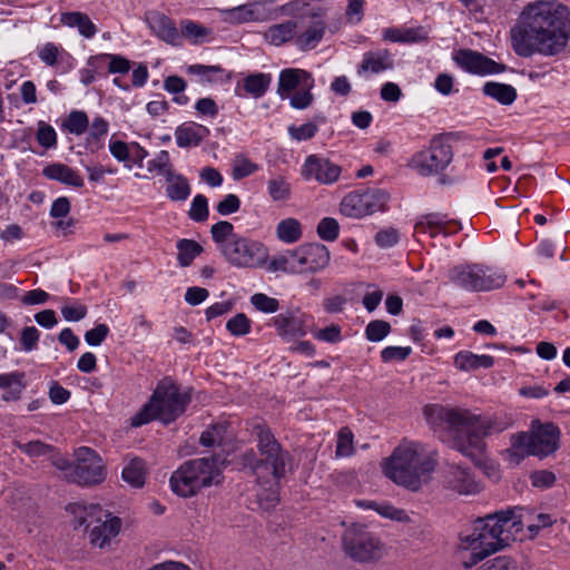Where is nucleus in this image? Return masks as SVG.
Segmentation results:
<instances>
[{"label":"nucleus","instance_id":"obj_60","mask_svg":"<svg viewBox=\"0 0 570 570\" xmlns=\"http://www.w3.org/2000/svg\"><path fill=\"white\" fill-rule=\"evenodd\" d=\"M399 242V233L395 228L389 227L382 229L375 235V243L381 248H386L395 245Z\"/></svg>","mask_w":570,"mask_h":570},{"label":"nucleus","instance_id":"obj_1","mask_svg":"<svg viewBox=\"0 0 570 570\" xmlns=\"http://www.w3.org/2000/svg\"><path fill=\"white\" fill-rule=\"evenodd\" d=\"M522 26L511 29V43L517 55L557 56L570 40V9L558 1H539L527 6Z\"/></svg>","mask_w":570,"mask_h":570},{"label":"nucleus","instance_id":"obj_57","mask_svg":"<svg viewBox=\"0 0 570 570\" xmlns=\"http://www.w3.org/2000/svg\"><path fill=\"white\" fill-rule=\"evenodd\" d=\"M39 331L35 326L24 327L21 332L20 344L23 351L30 352L37 347Z\"/></svg>","mask_w":570,"mask_h":570},{"label":"nucleus","instance_id":"obj_17","mask_svg":"<svg viewBox=\"0 0 570 570\" xmlns=\"http://www.w3.org/2000/svg\"><path fill=\"white\" fill-rule=\"evenodd\" d=\"M453 59L458 66L471 73L490 75L505 70L504 65L498 63L489 57L471 49L459 50Z\"/></svg>","mask_w":570,"mask_h":570},{"label":"nucleus","instance_id":"obj_29","mask_svg":"<svg viewBox=\"0 0 570 570\" xmlns=\"http://www.w3.org/2000/svg\"><path fill=\"white\" fill-rule=\"evenodd\" d=\"M297 28L298 21L287 20L268 27L264 33V38L273 46H282L295 37Z\"/></svg>","mask_w":570,"mask_h":570},{"label":"nucleus","instance_id":"obj_59","mask_svg":"<svg viewBox=\"0 0 570 570\" xmlns=\"http://www.w3.org/2000/svg\"><path fill=\"white\" fill-rule=\"evenodd\" d=\"M109 327L106 324H98L85 334V340L90 346H99L108 336Z\"/></svg>","mask_w":570,"mask_h":570},{"label":"nucleus","instance_id":"obj_14","mask_svg":"<svg viewBox=\"0 0 570 570\" xmlns=\"http://www.w3.org/2000/svg\"><path fill=\"white\" fill-rule=\"evenodd\" d=\"M69 482L79 485H96L106 479V469L101 458L90 448L76 451L75 466L66 474Z\"/></svg>","mask_w":570,"mask_h":570},{"label":"nucleus","instance_id":"obj_61","mask_svg":"<svg viewBox=\"0 0 570 570\" xmlns=\"http://www.w3.org/2000/svg\"><path fill=\"white\" fill-rule=\"evenodd\" d=\"M411 352V347L387 346L381 352V357L383 362L404 361Z\"/></svg>","mask_w":570,"mask_h":570},{"label":"nucleus","instance_id":"obj_56","mask_svg":"<svg viewBox=\"0 0 570 570\" xmlns=\"http://www.w3.org/2000/svg\"><path fill=\"white\" fill-rule=\"evenodd\" d=\"M366 507L392 520L402 521L406 517L403 510L396 509L390 504H379L374 501H370Z\"/></svg>","mask_w":570,"mask_h":570},{"label":"nucleus","instance_id":"obj_48","mask_svg":"<svg viewBox=\"0 0 570 570\" xmlns=\"http://www.w3.org/2000/svg\"><path fill=\"white\" fill-rule=\"evenodd\" d=\"M189 217L195 222H204L208 218V202L204 195H196L191 202Z\"/></svg>","mask_w":570,"mask_h":570},{"label":"nucleus","instance_id":"obj_53","mask_svg":"<svg viewBox=\"0 0 570 570\" xmlns=\"http://www.w3.org/2000/svg\"><path fill=\"white\" fill-rule=\"evenodd\" d=\"M317 130H318L317 125L312 121L306 122L299 127H295V126L288 127V132H289L291 137L298 141L313 138L316 135Z\"/></svg>","mask_w":570,"mask_h":570},{"label":"nucleus","instance_id":"obj_12","mask_svg":"<svg viewBox=\"0 0 570 570\" xmlns=\"http://www.w3.org/2000/svg\"><path fill=\"white\" fill-rule=\"evenodd\" d=\"M342 541L345 553L355 561L367 562L381 557L382 543L363 525L346 529Z\"/></svg>","mask_w":570,"mask_h":570},{"label":"nucleus","instance_id":"obj_32","mask_svg":"<svg viewBox=\"0 0 570 570\" xmlns=\"http://www.w3.org/2000/svg\"><path fill=\"white\" fill-rule=\"evenodd\" d=\"M166 195L173 202H184L190 195V185L188 180L175 170L165 177Z\"/></svg>","mask_w":570,"mask_h":570},{"label":"nucleus","instance_id":"obj_28","mask_svg":"<svg viewBox=\"0 0 570 570\" xmlns=\"http://www.w3.org/2000/svg\"><path fill=\"white\" fill-rule=\"evenodd\" d=\"M43 176H46L49 179L58 180L61 184L73 186V187H82L83 180L78 175L77 171H75L72 168L65 164H51L43 168Z\"/></svg>","mask_w":570,"mask_h":570},{"label":"nucleus","instance_id":"obj_41","mask_svg":"<svg viewBox=\"0 0 570 570\" xmlns=\"http://www.w3.org/2000/svg\"><path fill=\"white\" fill-rule=\"evenodd\" d=\"M267 189L271 198L275 202L286 200L291 195V186L283 176L269 179Z\"/></svg>","mask_w":570,"mask_h":570},{"label":"nucleus","instance_id":"obj_23","mask_svg":"<svg viewBox=\"0 0 570 570\" xmlns=\"http://www.w3.org/2000/svg\"><path fill=\"white\" fill-rule=\"evenodd\" d=\"M511 448L505 451L511 464L518 465L525 456L533 455L532 435L528 432H519L510 438Z\"/></svg>","mask_w":570,"mask_h":570},{"label":"nucleus","instance_id":"obj_47","mask_svg":"<svg viewBox=\"0 0 570 570\" xmlns=\"http://www.w3.org/2000/svg\"><path fill=\"white\" fill-rule=\"evenodd\" d=\"M353 452V433L348 428H342L337 435L336 455L350 456Z\"/></svg>","mask_w":570,"mask_h":570},{"label":"nucleus","instance_id":"obj_64","mask_svg":"<svg viewBox=\"0 0 570 570\" xmlns=\"http://www.w3.org/2000/svg\"><path fill=\"white\" fill-rule=\"evenodd\" d=\"M478 570H518V566L513 560L507 557H499L490 564H484Z\"/></svg>","mask_w":570,"mask_h":570},{"label":"nucleus","instance_id":"obj_5","mask_svg":"<svg viewBox=\"0 0 570 570\" xmlns=\"http://www.w3.org/2000/svg\"><path fill=\"white\" fill-rule=\"evenodd\" d=\"M433 469V461L422 459L417 452V445L410 442H403L394 449L383 465L389 479L411 491H417Z\"/></svg>","mask_w":570,"mask_h":570},{"label":"nucleus","instance_id":"obj_58","mask_svg":"<svg viewBox=\"0 0 570 570\" xmlns=\"http://www.w3.org/2000/svg\"><path fill=\"white\" fill-rule=\"evenodd\" d=\"M429 41V35L424 27L402 28V42L415 43Z\"/></svg>","mask_w":570,"mask_h":570},{"label":"nucleus","instance_id":"obj_21","mask_svg":"<svg viewBox=\"0 0 570 570\" xmlns=\"http://www.w3.org/2000/svg\"><path fill=\"white\" fill-rule=\"evenodd\" d=\"M459 227L452 222H445L439 214H428L419 217L414 226V234H428L431 238H435L440 234L443 236L456 233Z\"/></svg>","mask_w":570,"mask_h":570},{"label":"nucleus","instance_id":"obj_50","mask_svg":"<svg viewBox=\"0 0 570 570\" xmlns=\"http://www.w3.org/2000/svg\"><path fill=\"white\" fill-rule=\"evenodd\" d=\"M338 223L331 217L323 218L317 225V234L323 240L333 242L338 236Z\"/></svg>","mask_w":570,"mask_h":570},{"label":"nucleus","instance_id":"obj_43","mask_svg":"<svg viewBox=\"0 0 570 570\" xmlns=\"http://www.w3.org/2000/svg\"><path fill=\"white\" fill-rule=\"evenodd\" d=\"M226 328L233 336H244L250 332L252 322L244 313H237L227 322Z\"/></svg>","mask_w":570,"mask_h":570},{"label":"nucleus","instance_id":"obj_51","mask_svg":"<svg viewBox=\"0 0 570 570\" xmlns=\"http://www.w3.org/2000/svg\"><path fill=\"white\" fill-rule=\"evenodd\" d=\"M225 433V426L223 424L212 425L209 429L204 431L200 435L199 442L202 445L210 448L217 443H220Z\"/></svg>","mask_w":570,"mask_h":570},{"label":"nucleus","instance_id":"obj_13","mask_svg":"<svg viewBox=\"0 0 570 570\" xmlns=\"http://www.w3.org/2000/svg\"><path fill=\"white\" fill-rule=\"evenodd\" d=\"M223 256L236 267L257 268L267 259V249L256 240L238 235L233 242L224 246Z\"/></svg>","mask_w":570,"mask_h":570},{"label":"nucleus","instance_id":"obj_46","mask_svg":"<svg viewBox=\"0 0 570 570\" xmlns=\"http://www.w3.org/2000/svg\"><path fill=\"white\" fill-rule=\"evenodd\" d=\"M258 169V166L252 163L245 156H237L233 163V178L236 180L243 179Z\"/></svg>","mask_w":570,"mask_h":570},{"label":"nucleus","instance_id":"obj_9","mask_svg":"<svg viewBox=\"0 0 570 570\" xmlns=\"http://www.w3.org/2000/svg\"><path fill=\"white\" fill-rule=\"evenodd\" d=\"M69 510L75 515L76 528L85 527L86 530L90 528V541L100 548L112 537H116L120 530V519L110 517V513L104 511L99 504L86 507L73 503L69 505Z\"/></svg>","mask_w":570,"mask_h":570},{"label":"nucleus","instance_id":"obj_8","mask_svg":"<svg viewBox=\"0 0 570 570\" xmlns=\"http://www.w3.org/2000/svg\"><path fill=\"white\" fill-rule=\"evenodd\" d=\"M258 441V451L262 459L255 453L245 455L247 465L258 480L273 476L278 480L285 474L287 453L282 451L281 444L268 428L256 425L254 428Z\"/></svg>","mask_w":570,"mask_h":570},{"label":"nucleus","instance_id":"obj_25","mask_svg":"<svg viewBox=\"0 0 570 570\" xmlns=\"http://www.w3.org/2000/svg\"><path fill=\"white\" fill-rule=\"evenodd\" d=\"M149 26L156 36L163 41L170 45L179 43V31L169 17L163 13H155L149 20Z\"/></svg>","mask_w":570,"mask_h":570},{"label":"nucleus","instance_id":"obj_37","mask_svg":"<svg viewBox=\"0 0 570 570\" xmlns=\"http://www.w3.org/2000/svg\"><path fill=\"white\" fill-rule=\"evenodd\" d=\"M276 234L284 243H295L302 236L301 224L295 218H286L278 223Z\"/></svg>","mask_w":570,"mask_h":570},{"label":"nucleus","instance_id":"obj_31","mask_svg":"<svg viewBox=\"0 0 570 570\" xmlns=\"http://www.w3.org/2000/svg\"><path fill=\"white\" fill-rule=\"evenodd\" d=\"M62 24L70 28H77L85 38H92L97 33V27L90 20L88 14L80 11L63 12L60 16Z\"/></svg>","mask_w":570,"mask_h":570},{"label":"nucleus","instance_id":"obj_24","mask_svg":"<svg viewBox=\"0 0 570 570\" xmlns=\"http://www.w3.org/2000/svg\"><path fill=\"white\" fill-rule=\"evenodd\" d=\"M209 130L207 127L198 124L180 125L175 130L176 142L181 148L196 147L207 136Z\"/></svg>","mask_w":570,"mask_h":570},{"label":"nucleus","instance_id":"obj_19","mask_svg":"<svg viewBox=\"0 0 570 570\" xmlns=\"http://www.w3.org/2000/svg\"><path fill=\"white\" fill-rule=\"evenodd\" d=\"M341 167L327 158L311 155L306 158L302 175L306 179H315L321 184H333L341 175Z\"/></svg>","mask_w":570,"mask_h":570},{"label":"nucleus","instance_id":"obj_30","mask_svg":"<svg viewBox=\"0 0 570 570\" xmlns=\"http://www.w3.org/2000/svg\"><path fill=\"white\" fill-rule=\"evenodd\" d=\"M326 29V23L322 19H314L308 28L295 38V45L301 50H312L322 40Z\"/></svg>","mask_w":570,"mask_h":570},{"label":"nucleus","instance_id":"obj_45","mask_svg":"<svg viewBox=\"0 0 570 570\" xmlns=\"http://www.w3.org/2000/svg\"><path fill=\"white\" fill-rule=\"evenodd\" d=\"M147 169L148 171L156 170L165 177L171 174L174 171V166L171 164L169 153L167 150H161L155 159L148 161Z\"/></svg>","mask_w":570,"mask_h":570},{"label":"nucleus","instance_id":"obj_42","mask_svg":"<svg viewBox=\"0 0 570 570\" xmlns=\"http://www.w3.org/2000/svg\"><path fill=\"white\" fill-rule=\"evenodd\" d=\"M89 126V120L83 111H71L63 122V127L75 135H82Z\"/></svg>","mask_w":570,"mask_h":570},{"label":"nucleus","instance_id":"obj_26","mask_svg":"<svg viewBox=\"0 0 570 570\" xmlns=\"http://www.w3.org/2000/svg\"><path fill=\"white\" fill-rule=\"evenodd\" d=\"M148 470L146 462L141 458H130L125 464L121 478L131 488L140 489L145 485Z\"/></svg>","mask_w":570,"mask_h":570},{"label":"nucleus","instance_id":"obj_35","mask_svg":"<svg viewBox=\"0 0 570 570\" xmlns=\"http://www.w3.org/2000/svg\"><path fill=\"white\" fill-rule=\"evenodd\" d=\"M271 76L266 73H252L244 79V90L255 98L265 95L271 83Z\"/></svg>","mask_w":570,"mask_h":570},{"label":"nucleus","instance_id":"obj_54","mask_svg":"<svg viewBox=\"0 0 570 570\" xmlns=\"http://www.w3.org/2000/svg\"><path fill=\"white\" fill-rule=\"evenodd\" d=\"M17 446L22 451L24 452L26 454H28L29 456H41V455H46L48 454L51 450H52V446L49 445V444H46L41 441H30L28 443H20V442H17Z\"/></svg>","mask_w":570,"mask_h":570},{"label":"nucleus","instance_id":"obj_18","mask_svg":"<svg viewBox=\"0 0 570 570\" xmlns=\"http://www.w3.org/2000/svg\"><path fill=\"white\" fill-rule=\"evenodd\" d=\"M532 448L533 455L544 458L559 448L560 429L553 423L532 422Z\"/></svg>","mask_w":570,"mask_h":570},{"label":"nucleus","instance_id":"obj_11","mask_svg":"<svg viewBox=\"0 0 570 570\" xmlns=\"http://www.w3.org/2000/svg\"><path fill=\"white\" fill-rule=\"evenodd\" d=\"M390 194L381 188H366L348 193L341 202L340 210L344 216L362 218L385 209Z\"/></svg>","mask_w":570,"mask_h":570},{"label":"nucleus","instance_id":"obj_36","mask_svg":"<svg viewBox=\"0 0 570 570\" xmlns=\"http://www.w3.org/2000/svg\"><path fill=\"white\" fill-rule=\"evenodd\" d=\"M213 240L218 245L223 253L224 246L233 242L238 235L234 233V226L227 220H220L210 228Z\"/></svg>","mask_w":570,"mask_h":570},{"label":"nucleus","instance_id":"obj_62","mask_svg":"<svg viewBox=\"0 0 570 570\" xmlns=\"http://www.w3.org/2000/svg\"><path fill=\"white\" fill-rule=\"evenodd\" d=\"M239 207H240V200H239L238 196H236L234 194H228L227 196L224 197L223 200H220L217 204L216 208L220 215L227 216V215L236 213L239 209Z\"/></svg>","mask_w":570,"mask_h":570},{"label":"nucleus","instance_id":"obj_38","mask_svg":"<svg viewBox=\"0 0 570 570\" xmlns=\"http://www.w3.org/2000/svg\"><path fill=\"white\" fill-rule=\"evenodd\" d=\"M177 249V259L183 267L189 266L194 258L203 252V247L197 242L185 238L178 240Z\"/></svg>","mask_w":570,"mask_h":570},{"label":"nucleus","instance_id":"obj_4","mask_svg":"<svg viewBox=\"0 0 570 570\" xmlns=\"http://www.w3.org/2000/svg\"><path fill=\"white\" fill-rule=\"evenodd\" d=\"M190 400L188 392H180L173 381L165 379L157 384L149 402L131 417V425L141 426L156 419L173 422L186 411Z\"/></svg>","mask_w":570,"mask_h":570},{"label":"nucleus","instance_id":"obj_39","mask_svg":"<svg viewBox=\"0 0 570 570\" xmlns=\"http://www.w3.org/2000/svg\"><path fill=\"white\" fill-rule=\"evenodd\" d=\"M225 20L233 23H244L258 20V13L250 3L242 4L224 11Z\"/></svg>","mask_w":570,"mask_h":570},{"label":"nucleus","instance_id":"obj_44","mask_svg":"<svg viewBox=\"0 0 570 570\" xmlns=\"http://www.w3.org/2000/svg\"><path fill=\"white\" fill-rule=\"evenodd\" d=\"M390 332V323L382 320L371 321L365 328L366 338L371 342L382 341Z\"/></svg>","mask_w":570,"mask_h":570},{"label":"nucleus","instance_id":"obj_55","mask_svg":"<svg viewBox=\"0 0 570 570\" xmlns=\"http://www.w3.org/2000/svg\"><path fill=\"white\" fill-rule=\"evenodd\" d=\"M269 269L273 272L282 271L288 274H296L297 268L294 267V262L291 257V250H287L286 254L272 259L269 263Z\"/></svg>","mask_w":570,"mask_h":570},{"label":"nucleus","instance_id":"obj_7","mask_svg":"<svg viewBox=\"0 0 570 570\" xmlns=\"http://www.w3.org/2000/svg\"><path fill=\"white\" fill-rule=\"evenodd\" d=\"M453 156V147L448 135L440 134L431 138L428 148L416 151L407 166L422 177L438 176V183L442 186L451 185L454 179L444 171L452 163Z\"/></svg>","mask_w":570,"mask_h":570},{"label":"nucleus","instance_id":"obj_20","mask_svg":"<svg viewBox=\"0 0 570 570\" xmlns=\"http://www.w3.org/2000/svg\"><path fill=\"white\" fill-rule=\"evenodd\" d=\"M445 488L459 494H473L480 491V484L466 469L451 466L444 478Z\"/></svg>","mask_w":570,"mask_h":570},{"label":"nucleus","instance_id":"obj_33","mask_svg":"<svg viewBox=\"0 0 570 570\" xmlns=\"http://www.w3.org/2000/svg\"><path fill=\"white\" fill-rule=\"evenodd\" d=\"M311 75L303 69L287 68L281 71L278 79V94L284 97L296 89L302 81L307 80Z\"/></svg>","mask_w":570,"mask_h":570},{"label":"nucleus","instance_id":"obj_15","mask_svg":"<svg viewBox=\"0 0 570 570\" xmlns=\"http://www.w3.org/2000/svg\"><path fill=\"white\" fill-rule=\"evenodd\" d=\"M296 274L316 273L330 263V250L323 244H304L291 250Z\"/></svg>","mask_w":570,"mask_h":570},{"label":"nucleus","instance_id":"obj_16","mask_svg":"<svg viewBox=\"0 0 570 570\" xmlns=\"http://www.w3.org/2000/svg\"><path fill=\"white\" fill-rule=\"evenodd\" d=\"M307 315L299 309H286L271 320L277 335L284 341H296L307 334Z\"/></svg>","mask_w":570,"mask_h":570},{"label":"nucleus","instance_id":"obj_34","mask_svg":"<svg viewBox=\"0 0 570 570\" xmlns=\"http://www.w3.org/2000/svg\"><path fill=\"white\" fill-rule=\"evenodd\" d=\"M483 92L502 105H511L517 99L515 88L501 82H487L483 86Z\"/></svg>","mask_w":570,"mask_h":570},{"label":"nucleus","instance_id":"obj_6","mask_svg":"<svg viewBox=\"0 0 570 570\" xmlns=\"http://www.w3.org/2000/svg\"><path fill=\"white\" fill-rule=\"evenodd\" d=\"M219 458H199L185 462L170 478L171 490L179 497L196 495L203 488L220 482Z\"/></svg>","mask_w":570,"mask_h":570},{"label":"nucleus","instance_id":"obj_63","mask_svg":"<svg viewBox=\"0 0 570 570\" xmlns=\"http://www.w3.org/2000/svg\"><path fill=\"white\" fill-rule=\"evenodd\" d=\"M61 314L68 322H78L87 315V307L82 304L65 305L61 307Z\"/></svg>","mask_w":570,"mask_h":570},{"label":"nucleus","instance_id":"obj_2","mask_svg":"<svg viewBox=\"0 0 570 570\" xmlns=\"http://www.w3.org/2000/svg\"><path fill=\"white\" fill-rule=\"evenodd\" d=\"M429 424L448 428L458 434L455 448L472 459L485 450L484 439L502 433L512 426L513 420L505 413L476 414L466 409L444 407L438 404L424 407Z\"/></svg>","mask_w":570,"mask_h":570},{"label":"nucleus","instance_id":"obj_22","mask_svg":"<svg viewBox=\"0 0 570 570\" xmlns=\"http://www.w3.org/2000/svg\"><path fill=\"white\" fill-rule=\"evenodd\" d=\"M393 67L391 52L387 49H379L364 53L363 60L357 67V73L360 76L366 72L380 73L393 69Z\"/></svg>","mask_w":570,"mask_h":570},{"label":"nucleus","instance_id":"obj_49","mask_svg":"<svg viewBox=\"0 0 570 570\" xmlns=\"http://www.w3.org/2000/svg\"><path fill=\"white\" fill-rule=\"evenodd\" d=\"M253 306L263 313H275L279 308V303L276 298L269 297L266 294L257 293L250 297Z\"/></svg>","mask_w":570,"mask_h":570},{"label":"nucleus","instance_id":"obj_3","mask_svg":"<svg viewBox=\"0 0 570 570\" xmlns=\"http://www.w3.org/2000/svg\"><path fill=\"white\" fill-rule=\"evenodd\" d=\"M521 508L501 510L474 521L471 533L460 535V548L471 551L469 560L463 563L471 568L491 553L503 549L513 533L521 530Z\"/></svg>","mask_w":570,"mask_h":570},{"label":"nucleus","instance_id":"obj_40","mask_svg":"<svg viewBox=\"0 0 570 570\" xmlns=\"http://www.w3.org/2000/svg\"><path fill=\"white\" fill-rule=\"evenodd\" d=\"M210 33L206 27L191 20L180 22V36L191 40L194 43H200Z\"/></svg>","mask_w":570,"mask_h":570},{"label":"nucleus","instance_id":"obj_27","mask_svg":"<svg viewBox=\"0 0 570 570\" xmlns=\"http://www.w3.org/2000/svg\"><path fill=\"white\" fill-rule=\"evenodd\" d=\"M494 364V358L490 355H478L470 351H461L454 356V365L461 371H476L479 368H490Z\"/></svg>","mask_w":570,"mask_h":570},{"label":"nucleus","instance_id":"obj_52","mask_svg":"<svg viewBox=\"0 0 570 570\" xmlns=\"http://www.w3.org/2000/svg\"><path fill=\"white\" fill-rule=\"evenodd\" d=\"M37 141L45 148L55 147L57 144V135L53 127L40 121L37 131Z\"/></svg>","mask_w":570,"mask_h":570},{"label":"nucleus","instance_id":"obj_10","mask_svg":"<svg viewBox=\"0 0 570 570\" xmlns=\"http://www.w3.org/2000/svg\"><path fill=\"white\" fill-rule=\"evenodd\" d=\"M450 279L470 292L491 291L503 286L505 275L482 265L456 266L450 271Z\"/></svg>","mask_w":570,"mask_h":570}]
</instances>
